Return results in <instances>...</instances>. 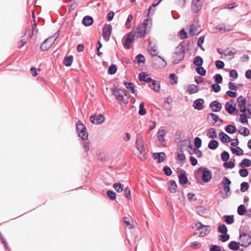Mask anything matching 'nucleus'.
Instances as JSON below:
<instances>
[{"mask_svg":"<svg viewBox=\"0 0 251 251\" xmlns=\"http://www.w3.org/2000/svg\"><path fill=\"white\" fill-rule=\"evenodd\" d=\"M208 133V134H207V136H208L210 138L214 139L217 137L216 130L213 128H210Z\"/></svg>","mask_w":251,"mask_h":251,"instance_id":"nucleus-53","label":"nucleus"},{"mask_svg":"<svg viewBox=\"0 0 251 251\" xmlns=\"http://www.w3.org/2000/svg\"><path fill=\"white\" fill-rule=\"evenodd\" d=\"M225 130L229 134H233L236 132V128L235 126L231 125H228L225 127Z\"/></svg>","mask_w":251,"mask_h":251,"instance_id":"nucleus-44","label":"nucleus"},{"mask_svg":"<svg viewBox=\"0 0 251 251\" xmlns=\"http://www.w3.org/2000/svg\"><path fill=\"white\" fill-rule=\"evenodd\" d=\"M239 241L241 244V246L247 248L251 245V236L244 232L240 231Z\"/></svg>","mask_w":251,"mask_h":251,"instance_id":"nucleus-8","label":"nucleus"},{"mask_svg":"<svg viewBox=\"0 0 251 251\" xmlns=\"http://www.w3.org/2000/svg\"><path fill=\"white\" fill-rule=\"evenodd\" d=\"M188 92L190 94L196 93L199 91L198 86L195 84H190L188 87Z\"/></svg>","mask_w":251,"mask_h":251,"instance_id":"nucleus-40","label":"nucleus"},{"mask_svg":"<svg viewBox=\"0 0 251 251\" xmlns=\"http://www.w3.org/2000/svg\"><path fill=\"white\" fill-rule=\"evenodd\" d=\"M59 35V31H57L53 35L46 39L41 45L40 49L42 51L48 50L55 42Z\"/></svg>","mask_w":251,"mask_h":251,"instance_id":"nucleus-6","label":"nucleus"},{"mask_svg":"<svg viewBox=\"0 0 251 251\" xmlns=\"http://www.w3.org/2000/svg\"><path fill=\"white\" fill-rule=\"evenodd\" d=\"M184 55L185 48L181 42L176 48V50L173 54V57L174 59V63L178 64L180 63L183 60Z\"/></svg>","mask_w":251,"mask_h":251,"instance_id":"nucleus-4","label":"nucleus"},{"mask_svg":"<svg viewBox=\"0 0 251 251\" xmlns=\"http://www.w3.org/2000/svg\"><path fill=\"white\" fill-rule=\"evenodd\" d=\"M251 165V160L249 159L245 158L242 160L239 164V166L241 168L249 167Z\"/></svg>","mask_w":251,"mask_h":251,"instance_id":"nucleus-42","label":"nucleus"},{"mask_svg":"<svg viewBox=\"0 0 251 251\" xmlns=\"http://www.w3.org/2000/svg\"><path fill=\"white\" fill-rule=\"evenodd\" d=\"M93 18L89 15L85 16L82 20V24L86 26H89L93 24Z\"/></svg>","mask_w":251,"mask_h":251,"instance_id":"nucleus-23","label":"nucleus"},{"mask_svg":"<svg viewBox=\"0 0 251 251\" xmlns=\"http://www.w3.org/2000/svg\"><path fill=\"white\" fill-rule=\"evenodd\" d=\"M203 63V59L200 56H196L194 59L193 64L197 67H200L202 66Z\"/></svg>","mask_w":251,"mask_h":251,"instance_id":"nucleus-35","label":"nucleus"},{"mask_svg":"<svg viewBox=\"0 0 251 251\" xmlns=\"http://www.w3.org/2000/svg\"><path fill=\"white\" fill-rule=\"evenodd\" d=\"M165 154L164 152H161L159 153H154L153 157L154 159H157L158 163H161L164 160Z\"/></svg>","mask_w":251,"mask_h":251,"instance_id":"nucleus-28","label":"nucleus"},{"mask_svg":"<svg viewBox=\"0 0 251 251\" xmlns=\"http://www.w3.org/2000/svg\"><path fill=\"white\" fill-rule=\"evenodd\" d=\"M74 59V56L72 55H70L68 56L65 57L63 63L66 67H70L72 65Z\"/></svg>","mask_w":251,"mask_h":251,"instance_id":"nucleus-33","label":"nucleus"},{"mask_svg":"<svg viewBox=\"0 0 251 251\" xmlns=\"http://www.w3.org/2000/svg\"><path fill=\"white\" fill-rule=\"evenodd\" d=\"M117 70V68L115 64H112L109 67L107 73L109 75H114L116 73Z\"/></svg>","mask_w":251,"mask_h":251,"instance_id":"nucleus-49","label":"nucleus"},{"mask_svg":"<svg viewBox=\"0 0 251 251\" xmlns=\"http://www.w3.org/2000/svg\"><path fill=\"white\" fill-rule=\"evenodd\" d=\"M112 94L117 100L121 101L124 104L128 103L129 97L126 90L114 86L112 89Z\"/></svg>","mask_w":251,"mask_h":251,"instance_id":"nucleus-3","label":"nucleus"},{"mask_svg":"<svg viewBox=\"0 0 251 251\" xmlns=\"http://www.w3.org/2000/svg\"><path fill=\"white\" fill-rule=\"evenodd\" d=\"M211 88L215 93H218L221 91V87L217 83H213L211 85Z\"/></svg>","mask_w":251,"mask_h":251,"instance_id":"nucleus-63","label":"nucleus"},{"mask_svg":"<svg viewBox=\"0 0 251 251\" xmlns=\"http://www.w3.org/2000/svg\"><path fill=\"white\" fill-rule=\"evenodd\" d=\"M196 226L198 229L201 230V231L200 232V236L201 237L205 236L210 231L211 227L209 226H204L202 225L201 222L198 223L196 225Z\"/></svg>","mask_w":251,"mask_h":251,"instance_id":"nucleus-12","label":"nucleus"},{"mask_svg":"<svg viewBox=\"0 0 251 251\" xmlns=\"http://www.w3.org/2000/svg\"><path fill=\"white\" fill-rule=\"evenodd\" d=\"M167 131L165 129H159L157 131V138L160 142L163 143L165 141V136Z\"/></svg>","mask_w":251,"mask_h":251,"instance_id":"nucleus-26","label":"nucleus"},{"mask_svg":"<svg viewBox=\"0 0 251 251\" xmlns=\"http://www.w3.org/2000/svg\"><path fill=\"white\" fill-rule=\"evenodd\" d=\"M213 78L215 80L214 83H217V84H220L222 83L223 81V77L222 75L220 74H216L214 76Z\"/></svg>","mask_w":251,"mask_h":251,"instance_id":"nucleus-52","label":"nucleus"},{"mask_svg":"<svg viewBox=\"0 0 251 251\" xmlns=\"http://www.w3.org/2000/svg\"><path fill=\"white\" fill-rule=\"evenodd\" d=\"M216 29L217 30H218L219 32L221 33L226 32L227 31H229L230 30V29L226 28L224 23L218 25L216 27Z\"/></svg>","mask_w":251,"mask_h":251,"instance_id":"nucleus-38","label":"nucleus"},{"mask_svg":"<svg viewBox=\"0 0 251 251\" xmlns=\"http://www.w3.org/2000/svg\"><path fill=\"white\" fill-rule=\"evenodd\" d=\"M231 183V182L228 177L226 176L224 177L222 181V184L223 186V190L225 194L221 196L223 199L227 198L231 195L230 187Z\"/></svg>","mask_w":251,"mask_h":251,"instance_id":"nucleus-10","label":"nucleus"},{"mask_svg":"<svg viewBox=\"0 0 251 251\" xmlns=\"http://www.w3.org/2000/svg\"><path fill=\"white\" fill-rule=\"evenodd\" d=\"M149 23L151 25H152L151 18L144 20L142 23H139L137 27H134L137 38H144L145 37L146 35L149 32L148 28L151 27V26H148Z\"/></svg>","mask_w":251,"mask_h":251,"instance_id":"nucleus-1","label":"nucleus"},{"mask_svg":"<svg viewBox=\"0 0 251 251\" xmlns=\"http://www.w3.org/2000/svg\"><path fill=\"white\" fill-rule=\"evenodd\" d=\"M243 114L240 115V121L242 124L248 122V119L251 118V111H240Z\"/></svg>","mask_w":251,"mask_h":251,"instance_id":"nucleus-17","label":"nucleus"},{"mask_svg":"<svg viewBox=\"0 0 251 251\" xmlns=\"http://www.w3.org/2000/svg\"><path fill=\"white\" fill-rule=\"evenodd\" d=\"M146 59L145 56L142 54L139 53L136 55L134 62L140 65L141 63H144Z\"/></svg>","mask_w":251,"mask_h":251,"instance_id":"nucleus-36","label":"nucleus"},{"mask_svg":"<svg viewBox=\"0 0 251 251\" xmlns=\"http://www.w3.org/2000/svg\"><path fill=\"white\" fill-rule=\"evenodd\" d=\"M146 72H141L139 74V79L140 81H144L148 84L151 83L152 78L149 76Z\"/></svg>","mask_w":251,"mask_h":251,"instance_id":"nucleus-20","label":"nucleus"},{"mask_svg":"<svg viewBox=\"0 0 251 251\" xmlns=\"http://www.w3.org/2000/svg\"><path fill=\"white\" fill-rule=\"evenodd\" d=\"M158 57L160 59H156L155 60V63H154V65L156 63H158V65L157 66L159 68H163L165 67L167 65V62L160 55H158Z\"/></svg>","mask_w":251,"mask_h":251,"instance_id":"nucleus-32","label":"nucleus"},{"mask_svg":"<svg viewBox=\"0 0 251 251\" xmlns=\"http://www.w3.org/2000/svg\"><path fill=\"white\" fill-rule=\"evenodd\" d=\"M135 36H136V32L135 27H133L130 32L126 34L124 37L122 44L125 49H130L132 43L135 39Z\"/></svg>","mask_w":251,"mask_h":251,"instance_id":"nucleus-5","label":"nucleus"},{"mask_svg":"<svg viewBox=\"0 0 251 251\" xmlns=\"http://www.w3.org/2000/svg\"><path fill=\"white\" fill-rule=\"evenodd\" d=\"M215 66L217 69L220 70V69H222L224 68L225 64V63L223 61L218 60L216 61Z\"/></svg>","mask_w":251,"mask_h":251,"instance_id":"nucleus-56","label":"nucleus"},{"mask_svg":"<svg viewBox=\"0 0 251 251\" xmlns=\"http://www.w3.org/2000/svg\"><path fill=\"white\" fill-rule=\"evenodd\" d=\"M148 85L149 87L155 92L158 91L160 88V81L153 79L151 81V83H148Z\"/></svg>","mask_w":251,"mask_h":251,"instance_id":"nucleus-19","label":"nucleus"},{"mask_svg":"<svg viewBox=\"0 0 251 251\" xmlns=\"http://www.w3.org/2000/svg\"><path fill=\"white\" fill-rule=\"evenodd\" d=\"M148 51L150 54L152 56H156L157 55V50L156 47L155 46V43H153L152 41H150L149 42V46L148 47Z\"/></svg>","mask_w":251,"mask_h":251,"instance_id":"nucleus-21","label":"nucleus"},{"mask_svg":"<svg viewBox=\"0 0 251 251\" xmlns=\"http://www.w3.org/2000/svg\"><path fill=\"white\" fill-rule=\"evenodd\" d=\"M179 183L182 185L186 184L188 182L187 176L185 174H181L178 176Z\"/></svg>","mask_w":251,"mask_h":251,"instance_id":"nucleus-39","label":"nucleus"},{"mask_svg":"<svg viewBox=\"0 0 251 251\" xmlns=\"http://www.w3.org/2000/svg\"><path fill=\"white\" fill-rule=\"evenodd\" d=\"M112 27L111 25L105 24L102 28V37L103 39L108 42L110 37Z\"/></svg>","mask_w":251,"mask_h":251,"instance_id":"nucleus-11","label":"nucleus"},{"mask_svg":"<svg viewBox=\"0 0 251 251\" xmlns=\"http://www.w3.org/2000/svg\"><path fill=\"white\" fill-rule=\"evenodd\" d=\"M169 189L171 193H174L177 190V184L174 180H171L169 183Z\"/></svg>","mask_w":251,"mask_h":251,"instance_id":"nucleus-34","label":"nucleus"},{"mask_svg":"<svg viewBox=\"0 0 251 251\" xmlns=\"http://www.w3.org/2000/svg\"><path fill=\"white\" fill-rule=\"evenodd\" d=\"M249 184L247 182H243L241 184L240 191L242 192H245L247 191L249 189Z\"/></svg>","mask_w":251,"mask_h":251,"instance_id":"nucleus-61","label":"nucleus"},{"mask_svg":"<svg viewBox=\"0 0 251 251\" xmlns=\"http://www.w3.org/2000/svg\"><path fill=\"white\" fill-rule=\"evenodd\" d=\"M230 150L232 153H235L237 155H241L243 154V151L240 147H237L236 148H231Z\"/></svg>","mask_w":251,"mask_h":251,"instance_id":"nucleus-47","label":"nucleus"},{"mask_svg":"<svg viewBox=\"0 0 251 251\" xmlns=\"http://www.w3.org/2000/svg\"><path fill=\"white\" fill-rule=\"evenodd\" d=\"M169 78L171 81V83L172 84H176L178 82V77L177 75L174 74H170L169 75Z\"/></svg>","mask_w":251,"mask_h":251,"instance_id":"nucleus-45","label":"nucleus"},{"mask_svg":"<svg viewBox=\"0 0 251 251\" xmlns=\"http://www.w3.org/2000/svg\"><path fill=\"white\" fill-rule=\"evenodd\" d=\"M221 159L223 161H227L229 159V154L228 152L226 151H224L222 152L221 154Z\"/></svg>","mask_w":251,"mask_h":251,"instance_id":"nucleus-55","label":"nucleus"},{"mask_svg":"<svg viewBox=\"0 0 251 251\" xmlns=\"http://www.w3.org/2000/svg\"><path fill=\"white\" fill-rule=\"evenodd\" d=\"M225 222L228 225L232 224L234 222L233 215H225L224 216Z\"/></svg>","mask_w":251,"mask_h":251,"instance_id":"nucleus-43","label":"nucleus"},{"mask_svg":"<svg viewBox=\"0 0 251 251\" xmlns=\"http://www.w3.org/2000/svg\"><path fill=\"white\" fill-rule=\"evenodd\" d=\"M218 230L221 233H226L227 232V228L226 225L223 224L218 226Z\"/></svg>","mask_w":251,"mask_h":251,"instance_id":"nucleus-64","label":"nucleus"},{"mask_svg":"<svg viewBox=\"0 0 251 251\" xmlns=\"http://www.w3.org/2000/svg\"><path fill=\"white\" fill-rule=\"evenodd\" d=\"M239 173L241 177H245L248 176L249 172L247 169L242 168L239 170Z\"/></svg>","mask_w":251,"mask_h":251,"instance_id":"nucleus-57","label":"nucleus"},{"mask_svg":"<svg viewBox=\"0 0 251 251\" xmlns=\"http://www.w3.org/2000/svg\"><path fill=\"white\" fill-rule=\"evenodd\" d=\"M180 145L183 146H187V150L188 153L191 155L194 154V151H196V148H193L190 141L183 140L181 142Z\"/></svg>","mask_w":251,"mask_h":251,"instance_id":"nucleus-18","label":"nucleus"},{"mask_svg":"<svg viewBox=\"0 0 251 251\" xmlns=\"http://www.w3.org/2000/svg\"><path fill=\"white\" fill-rule=\"evenodd\" d=\"M219 136L220 140L223 143H229L231 141L230 137L223 131L219 133Z\"/></svg>","mask_w":251,"mask_h":251,"instance_id":"nucleus-30","label":"nucleus"},{"mask_svg":"<svg viewBox=\"0 0 251 251\" xmlns=\"http://www.w3.org/2000/svg\"><path fill=\"white\" fill-rule=\"evenodd\" d=\"M196 71L199 75H200L201 76L205 75L206 73V70L204 69L203 67H202V66L197 67L196 68Z\"/></svg>","mask_w":251,"mask_h":251,"instance_id":"nucleus-51","label":"nucleus"},{"mask_svg":"<svg viewBox=\"0 0 251 251\" xmlns=\"http://www.w3.org/2000/svg\"><path fill=\"white\" fill-rule=\"evenodd\" d=\"M133 17L132 14H129L126 19L125 23V26L127 29H130L131 27V22L133 20Z\"/></svg>","mask_w":251,"mask_h":251,"instance_id":"nucleus-48","label":"nucleus"},{"mask_svg":"<svg viewBox=\"0 0 251 251\" xmlns=\"http://www.w3.org/2000/svg\"><path fill=\"white\" fill-rule=\"evenodd\" d=\"M209 107L210 110H221L222 105L218 101L214 100L210 103Z\"/></svg>","mask_w":251,"mask_h":251,"instance_id":"nucleus-25","label":"nucleus"},{"mask_svg":"<svg viewBox=\"0 0 251 251\" xmlns=\"http://www.w3.org/2000/svg\"><path fill=\"white\" fill-rule=\"evenodd\" d=\"M241 134L244 136H247L250 134V130L248 128L245 127H242L239 130Z\"/></svg>","mask_w":251,"mask_h":251,"instance_id":"nucleus-58","label":"nucleus"},{"mask_svg":"<svg viewBox=\"0 0 251 251\" xmlns=\"http://www.w3.org/2000/svg\"><path fill=\"white\" fill-rule=\"evenodd\" d=\"M202 141L200 138L196 137L194 139V145L197 149H199L201 146Z\"/></svg>","mask_w":251,"mask_h":251,"instance_id":"nucleus-59","label":"nucleus"},{"mask_svg":"<svg viewBox=\"0 0 251 251\" xmlns=\"http://www.w3.org/2000/svg\"><path fill=\"white\" fill-rule=\"evenodd\" d=\"M203 2L201 0H192L191 10L194 13H197L201 9Z\"/></svg>","mask_w":251,"mask_h":251,"instance_id":"nucleus-14","label":"nucleus"},{"mask_svg":"<svg viewBox=\"0 0 251 251\" xmlns=\"http://www.w3.org/2000/svg\"><path fill=\"white\" fill-rule=\"evenodd\" d=\"M207 121L212 126H214L218 121H220V123L223 122L218 115L214 113H210L208 115Z\"/></svg>","mask_w":251,"mask_h":251,"instance_id":"nucleus-16","label":"nucleus"},{"mask_svg":"<svg viewBox=\"0 0 251 251\" xmlns=\"http://www.w3.org/2000/svg\"><path fill=\"white\" fill-rule=\"evenodd\" d=\"M107 195L111 200H115L116 198V193L112 190H108Z\"/></svg>","mask_w":251,"mask_h":251,"instance_id":"nucleus-62","label":"nucleus"},{"mask_svg":"<svg viewBox=\"0 0 251 251\" xmlns=\"http://www.w3.org/2000/svg\"><path fill=\"white\" fill-rule=\"evenodd\" d=\"M237 102L239 108L238 110H250L249 108H246L247 100L242 96H240L237 99Z\"/></svg>","mask_w":251,"mask_h":251,"instance_id":"nucleus-15","label":"nucleus"},{"mask_svg":"<svg viewBox=\"0 0 251 251\" xmlns=\"http://www.w3.org/2000/svg\"><path fill=\"white\" fill-rule=\"evenodd\" d=\"M135 145L137 149L139 152V158L142 160H144L145 159V155L146 154V152L141 137L138 136L136 138Z\"/></svg>","mask_w":251,"mask_h":251,"instance_id":"nucleus-9","label":"nucleus"},{"mask_svg":"<svg viewBox=\"0 0 251 251\" xmlns=\"http://www.w3.org/2000/svg\"><path fill=\"white\" fill-rule=\"evenodd\" d=\"M240 246H241V244L239 241H232L228 244V247L231 250L236 251L239 249Z\"/></svg>","mask_w":251,"mask_h":251,"instance_id":"nucleus-29","label":"nucleus"},{"mask_svg":"<svg viewBox=\"0 0 251 251\" xmlns=\"http://www.w3.org/2000/svg\"><path fill=\"white\" fill-rule=\"evenodd\" d=\"M194 176L196 179L200 178L204 182H208L212 178L211 172L207 168L201 166L194 171Z\"/></svg>","mask_w":251,"mask_h":251,"instance_id":"nucleus-2","label":"nucleus"},{"mask_svg":"<svg viewBox=\"0 0 251 251\" xmlns=\"http://www.w3.org/2000/svg\"><path fill=\"white\" fill-rule=\"evenodd\" d=\"M75 126L76 132L79 137L83 140H87L88 137V133L85 126L80 120H78L76 122Z\"/></svg>","mask_w":251,"mask_h":251,"instance_id":"nucleus-7","label":"nucleus"},{"mask_svg":"<svg viewBox=\"0 0 251 251\" xmlns=\"http://www.w3.org/2000/svg\"><path fill=\"white\" fill-rule=\"evenodd\" d=\"M113 187L118 193L122 192L124 189V185L121 183H115L113 184Z\"/></svg>","mask_w":251,"mask_h":251,"instance_id":"nucleus-46","label":"nucleus"},{"mask_svg":"<svg viewBox=\"0 0 251 251\" xmlns=\"http://www.w3.org/2000/svg\"><path fill=\"white\" fill-rule=\"evenodd\" d=\"M229 75L230 81H234L237 79L238 76L237 72L235 69L231 70L229 72Z\"/></svg>","mask_w":251,"mask_h":251,"instance_id":"nucleus-41","label":"nucleus"},{"mask_svg":"<svg viewBox=\"0 0 251 251\" xmlns=\"http://www.w3.org/2000/svg\"><path fill=\"white\" fill-rule=\"evenodd\" d=\"M200 27L197 26L195 25H190V30H189V34L191 36H194L196 35H198L200 30H199Z\"/></svg>","mask_w":251,"mask_h":251,"instance_id":"nucleus-27","label":"nucleus"},{"mask_svg":"<svg viewBox=\"0 0 251 251\" xmlns=\"http://www.w3.org/2000/svg\"><path fill=\"white\" fill-rule=\"evenodd\" d=\"M230 236L227 233H223L219 236V239L220 240L222 241L223 242H225L229 240Z\"/></svg>","mask_w":251,"mask_h":251,"instance_id":"nucleus-54","label":"nucleus"},{"mask_svg":"<svg viewBox=\"0 0 251 251\" xmlns=\"http://www.w3.org/2000/svg\"><path fill=\"white\" fill-rule=\"evenodd\" d=\"M236 104L234 100H230L226 102L225 106V110H238L236 107Z\"/></svg>","mask_w":251,"mask_h":251,"instance_id":"nucleus-24","label":"nucleus"},{"mask_svg":"<svg viewBox=\"0 0 251 251\" xmlns=\"http://www.w3.org/2000/svg\"><path fill=\"white\" fill-rule=\"evenodd\" d=\"M91 122L96 125H100L105 121V117L103 114H93L90 117Z\"/></svg>","mask_w":251,"mask_h":251,"instance_id":"nucleus-13","label":"nucleus"},{"mask_svg":"<svg viewBox=\"0 0 251 251\" xmlns=\"http://www.w3.org/2000/svg\"><path fill=\"white\" fill-rule=\"evenodd\" d=\"M204 102L202 99H198L193 103V107L196 110H202L203 108V104Z\"/></svg>","mask_w":251,"mask_h":251,"instance_id":"nucleus-22","label":"nucleus"},{"mask_svg":"<svg viewBox=\"0 0 251 251\" xmlns=\"http://www.w3.org/2000/svg\"><path fill=\"white\" fill-rule=\"evenodd\" d=\"M124 84L126 88L132 94L135 93V87L133 83L125 81Z\"/></svg>","mask_w":251,"mask_h":251,"instance_id":"nucleus-31","label":"nucleus"},{"mask_svg":"<svg viewBox=\"0 0 251 251\" xmlns=\"http://www.w3.org/2000/svg\"><path fill=\"white\" fill-rule=\"evenodd\" d=\"M246 211L245 206L244 204L240 205L237 208V213L240 216L243 215Z\"/></svg>","mask_w":251,"mask_h":251,"instance_id":"nucleus-50","label":"nucleus"},{"mask_svg":"<svg viewBox=\"0 0 251 251\" xmlns=\"http://www.w3.org/2000/svg\"><path fill=\"white\" fill-rule=\"evenodd\" d=\"M163 171L164 172L165 175L170 176L172 174V171L170 167L168 166H165L163 168Z\"/></svg>","mask_w":251,"mask_h":251,"instance_id":"nucleus-60","label":"nucleus"},{"mask_svg":"<svg viewBox=\"0 0 251 251\" xmlns=\"http://www.w3.org/2000/svg\"><path fill=\"white\" fill-rule=\"evenodd\" d=\"M219 146V143L216 140H211L208 145V147L210 150H216Z\"/></svg>","mask_w":251,"mask_h":251,"instance_id":"nucleus-37","label":"nucleus"}]
</instances>
